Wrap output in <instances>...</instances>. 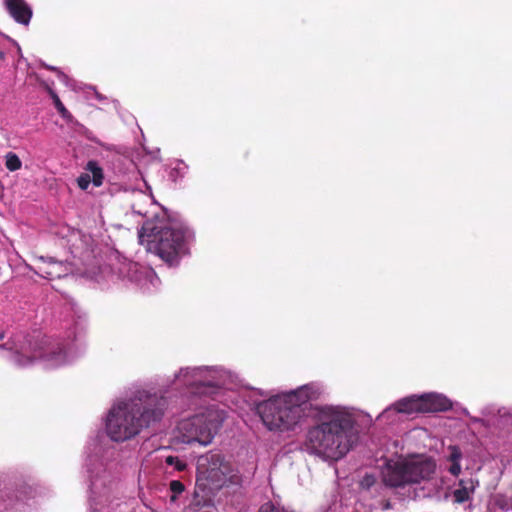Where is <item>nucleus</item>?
<instances>
[{
	"label": "nucleus",
	"instance_id": "obj_3",
	"mask_svg": "<svg viewBox=\"0 0 512 512\" xmlns=\"http://www.w3.org/2000/svg\"><path fill=\"white\" fill-rule=\"evenodd\" d=\"M318 389L304 385L290 393L272 397L257 407L258 413L269 430L293 429L304 416L308 402L316 400Z\"/></svg>",
	"mask_w": 512,
	"mask_h": 512
},
{
	"label": "nucleus",
	"instance_id": "obj_18",
	"mask_svg": "<svg viewBox=\"0 0 512 512\" xmlns=\"http://www.w3.org/2000/svg\"><path fill=\"white\" fill-rule=\"evenodd\" d=\"M169 489L173 493L170 497L172 502L176 501L177 496L185 490L184 484L179 480H172L169 484Z\"/></svg>",
	"mask_w": 512,
	"mask_h": 512
},
{
	"label": "nucleus",
	"instance_id": "obj_17",
	"mask_svg": "<svg viewBox=\"0 0 512 512\" xmlns=\"http://www.w3.org/2000/svg\"><path fill=\"white\" fill-rule=\"evenodd\" d=\"M47 89H48V92H49L51 98L53 99L55 108L60 113V115L66 119L71 118L72 116H71L70 112L66 109L64 104L61 102L58 95L51 88L47 87Z\"/></svg>",
	"mask_w": 512,
	"mask_h": 512
},
{
	"label": "nucleus",
	"instance_id": "obj_16",
	"mask_svg": "<svg viewBox=\"0 0 512 512\" xmlns=\"http://www.w3.org/2000/svg\"><path fill=\"white\" fill-rule=\"evenodd\" d=\"M5 166L9 171H17L21 168L22 162L17 154L8 152L5 156Z\"/></svg>",
	"mask_w": 512,
	"mask_h": 512
},
{
	"label": "nucleus",
	"instance_id": "obj_5",
	"mask_svg": "<svg viewBox=\"0 0 512 512\" xmlns=\"http://www.w3.org/2000/svg\"><path fill=\"white\" fill-rule=\"evenodd\" d=\"M0 349L13 351V361L20 368L32 365L37 360H45L53 365H58L66 359L62 343L52 340L40 332H34L22 338L15 337L11 343L0 344Z\"/></svg>",
	"mask_w": 512,
	"mask_h": 512
},
{
	"label": "nucleus",
	"instance_id": "obj_8",
	"mask_svg": "<svg viewBox=\"0 0 512 512\" xmlns=\"http://www.w3.org/2000/svg\"><path fill=\"white\" fill-rule=\"evenodd\" d=\"M224 421L222 412L207 409L203 413L181 420L178 424L179 433L185 443L198 442L201 445L211 443Z\"/></svg>",
	"mask_w": 512,
	"mask_h": 512
},
{
	"label": "nucleus",
	"instance_id": "obj_2",
	"mask_svg": "<svg viewBox=\"0 0 512 512\" xmlns=\"http://www.w3.org/2000/svg\"><path fill=\"white\" fill-rule=\"evenodd\" d=\"M167 400L156 394L141 393L138 397L114 406L107 417L106 430L114 441L135 437L143 427L162 419Z\"/></svg>",
	"mask_w": 512,
	"mask_h": 512
},
{
	"label": "nucleus",
	"instance_id": "obj_14",
	"mask_svg": "<svg viewBox=\"0 0 512 512\" xmlns=\"http://www.w3.org/2000/svg\"><path fill=\"white\" fill-rule=\"evenodd\" d=\"M395 408L400 413L422 412L421 396L402 399L395 404Z\"/></svg>",
	"mask_w": 512,
	"mask_h": 512
},
{
	"label": "nucleus",
	"instance_id": "obj_9",
	"mask_svg": "<svg viewBox=\"0 0 512 512\" xmlns=\"http://www.w3.org/2000/svg\"><path fill=\"white\" fill-rule=\"evenodd\" d=\"M36 267V273L49 280L60 279L68 275L70 271L68 264L65 262L44 256L37 259Z\"/></svg>",
	"mask_w": 512,
	"mask_h": 512
},
{
	"label": "nucleus",
	"instance_id": "obj_1",
	"mask_svg": "<svg viewBox=\"0 0 512 512\" xmlns=\"http://www.w3.org/2000/svg\"><path fill=\"white\" fill-rule=\"evenodd\" d=\"M355 439L351 415L332 407L321 409L317 424L307 432V449L326 460H339L352 447Z\"/></svg>",
	"mask_w": 512,
	"mask_h": 512
},
{
	"label": "nucleus",
	"instance_id": "obj_23",
	"mask_svg": "<svg viewBox=\"0 0 512 512\" xmlns=\"http://www.w3.org/2000/svg\"><path fill=\"white\" fill-rule=\"evenodd\" d=\"M258 512H280V510L269 502L263 504Z\"/></svg>",
	"mask_w": 512,
	"mask_h": 512
},
{
	"label": "nucleus",
	"instance_id": "obj_20",
	"mask_svg": "<svg viewBox=\"0 0 512 512\" xmlns=\"http://www.w3.org/2000/svg\"><path fill=\"white\" fill-rule=\"evenodd\" d=\"M450 454L448 456V460L452 463L460 462L462 458V452L458 446H449Z\"/></svg>",
	"mask_w": 512,
	"mask_h": 512
},
{
	"label": "nucleus",
	"instance_id": "obj_12",
	"mask_svg": "<svg viewBox=\"0 0 512 512\" xmlns=\"http://www.w3.org/2000/svg\"><path fill=\"white\" fill-rule=\"evenodd\" d=\"M477 485L478 481H475L472 478L460 479L458 482V488L452 493L454 503L462 504L469 501Z\"/></svg>",
	"mask_w": 512,
	"mask_h": 512
},
{
	"label": "nucleus",
	"instance_id": "obj_25",
	"mask_svg": "<svg viewBox=\"0 0 512 512\" xmlns=\"http://www.w3.org/2000/svg\"><path fill=\"white\" fill-rule=\"evenodd\" d=\"M4 337H5L4 332H0V341H1V340H3V339H4Z\"/></svg>",
	"mask_w": 512,
	"mask_h": 512
},
{
	"label": "nucleus",
	"instance_id": "obj_22",
	"mask_svg": "<svg viewBox=\"0 0 512 512\" xmlns=\"http://www.w3.org/2000/svg\"><path fill=\"white\" fill-rule=\"evenodd\" d=\"M374 483H375V478H374V476H373V475H366V476L363 478V480H362V482H361V485H362V487H364V488H367V489H368V488H370L371 486H373V485H374Z\"/></svg>",
	"mask_w": 512,
	"mask_h": 512
},
{
	"label": "nucleus",
	"instance_id": "obj_10",
	"mask_svg": "<svg viewBox=\"0 0 512 512\" xmlns=\"http://www.w3.org/2000/svg\"><path fill=\"white\" fill-rule=\"evenodd\" d=\"M6 8L13 19L20 24L28 25L31 17L32 10L25 0H6Z\"/></svg>",
	"mask_w": 512,
	"mask_h": 512
},
{
	"label": "nucleus",
	"instance_id": "obj_4",
	"mask_svg": "<svg viewBox=\"0 0 512 512\" xmlns=\"http://www.w3.org/2000/svg\"><path fill=\"white\" fill-rule=\"evenodd\" d=\"M139 242L150 253L169 265H175L188 254L191 234L188 229L172 226L163 221H147L138 234Z\"/></svg>",
	"mask_w": 512,
	"mask_h": 512
},
{
	"label": "nucleus",
	"instance_id": "obj_11",
	"mask_svg": "<svg viewBox=\"0 0 512 512\" xmlns=\"http://www.w3.org/2000/svg\"><path fill=\"white\" fill-rule=\"evenodd\" d=\"M422 412H440L452 408L450 400L442 395L428 394L421 396Z\"/></svg>",
	"mask_w": 512,
	"mask_h": 512
},
{
	"label": "nucleus",
	"instance_id": "obj_21",
	"mask_svg": "<svg viewBox=\"0 0 512 512\" xmlns=\"http://www.w3.org/2000/svg\"><path fill=\"white\" fill-rule=\"evenodd\" d=\"M92 182L91 176L89 173H83L81 174L77 179V184L80 189L86 190L90 183Z\"/></svg>",
	"mask_w": 512,
	"mask_h": 512
},
{
	"label": "nucleus",
	"instance_id": "obj_19",
	"mask_svg": "<svg viewBox=\"0 0 512 512\" xmlns=\"http://www.w3.org/2000/svg\"><path fill=\"white\" fill-rule=\"evenodd\" d=\"M165 463L169 466H174V468L179 472H182L187 468V464L180 460L177 456H167L165 458Z\"/></svg>",
	"mask_w": 512,
	"mask_h": 512
},
{
	"label": "nucleus",
	"instance_id": "obj_13",
	"mask_svg": "<svg viewBox=\"0 0 512 512\" xmlns=\"http://www.w3.org/2000/svg\"><path fill=\"white\" fill-rule=\"evenodd\" d=\"M217 491H210L205 490L201 491L197 489V485L195 486L194 496L193 500L190 504V508L195 511L199 512L203 508L212 507L213 506V499L212 497Z\"/></svg>",
	"mask_w": 512,
	"mask_h": 512
},
{
	"label": "nucleus",
	"instance_id": "obj_15",
	"mask_svg": "<svg viewBox=\"0 0 512 512\" xmlns=\"http://www.w3.org/2000/svg\"><path fill=\"white\" fill-rule=\"evenodd\" d=\"M85 170L90 174L92 183L95 187H100L103 184L104 173L103 169L95 160L88 161Z\"/></svg>",
	"mask_w": 512,
	"mask_h": 512
},
{
	"label": "nucleus",
	"instance_id": "obj_7",
	"mask_svg": "<svg viewBox=\"0 0 512 512\" xmlns=\"http://www.w3.org/2000/svg\"><path fill=\"white\" fill-rule=\"evenodd\" d=\"M436 463L430 459L397 461L388 463L383 471V482L389 487H404L432 478Z\"/></svg>",
	"mask_w": 512,
	"mask_h": 512
},
{
	"label": "nucleus",
	"instance_id": "obj_26",
	"mask_svg": "<svg viewBox=\"0 0 512 512\" xmlns=\"http://www.w3.org/2000/svg\"><path fill=\"white\" fill-rule=\"evenodd\" d=\"M4 56H5V54L2 51H0V59H3Z\"/></svg>",
	"mask_w": 512,
	"mask_h": 512
},
{
	"label": "nucleus",
	"instance_id": "obj_6",
	"mask_svg": "<svg viewBox=\"0 0 512 512\" xmlns=\"http://www.w3.org/2000/svg\"><path fill=\"white\" fill-rule=\"evenodd\" d=\"M197 489L219 491L224 487L240 486L242 476L239 470L215 451L201 455L197 460Z\"/></svg>",
	"mask_w": 512,
	"mask_h": 512
},
{
	"label": "nucleus",
	"instance_id": "obj_24",
	"mask_svg": "<svg viewBox=\"0 0 512 512\" xmlns=\"http://www.w3.org/2000/svg\"><path fill=\"white\" fill-rule=\"evenodd\" d=\"M449 472L453 475V476H458L461 472V465H460V462H454L452 463V465L450 466L449 468Z\"/></svg>",
	"mask_w": 512,
	"mask_h": 512
}]
</instances>
